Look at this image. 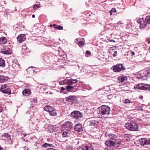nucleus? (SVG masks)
Returning <instances> with one entry per match:
<instances>
[{
    "instance_id": "f257e3e1",
    "label": "nucleus",
    "mask_w": 150,
    "mask_h": 150,
    "mask_svg": "<svg viewBox=\"0 0 150 150\" xmlns=\"http://www.w3.org/2000/svg\"><path fill=\"white\" fill-rule=\"evenodd\" d=\"M110 108L105 105L99 107L97 110V114L99 117L106 118L110 113Z\"/></svg>"
},
{
    "instance_id": "f03ea898",
    "label": "nucleus",
    "mask_w": 150,
    "mask_h": 150,
    "mask_svg": "<svg viewBox=\"0 0 150 150\" xmlns=\"http://www.w3.org/2000/svg\"><path fill=\"white\" fill-rule=\"evenodd\" d=\"M112 137L108 140L106 141L105 144L108 147H112L116 145L119 144L121 142V141L119 139L115 138H117L116 135L112 134Z\"/></svg>"
},
{
    "instance_id": "7ed1b4c3",
    "label": "nucleus",
    "mask_w": 150,
    "mask_h": 150,
    "mask_svg": "<svg viewBox=\"0 0 150 150\" xmlns=\"http://www.w3.org/2000/svg\"><path fill=\"white\" fill-rule=\"evenodd\" d=\"M125 127L127 129L132 131H137L139 126L137 124L133 121H130L125 123Z\"/></svg>"
},
{
    "instance_id": "20e7f679",
    "label": "nucleus",
    "mask_w": 150,
    "mask_h": 150,
    "mask_svg": "<svg viewBox=\"0 0 150 150\" xmlns=\"http://www.w3.org/2000/svg\"><path fill=\"white\" fill-rule=\"evenodd\" d=\"M73 125L71 122L70 121L65 122L62 126V129L64 130L70 131L72 129L73 127Z\"/></svg>"
},
{
    "instance_id": "39448f33",
    "label": "nucleus",
    "mask_w": 150,
    "mask_h": 150,
    "mask_svg": "<svg viewBox=\"0 0 150 150\" xmlns=\"http://www.w3.org/2000/svg\"><path fill=\"white\" fill-rule=\"evenodd\" d=\"M0 91L3 93L10 95L11 94V91L9 87L6 84H3L0 85Z\"/></svg>"
},
{
    "instance_id": "423d86ee",
    "label": "nucleus",
    "mask_w": 150,
    "mask_h": 150,
    "mask_svg": "<svg viewBox=\"0 0 150 150\" xmlns=\"http://www.w3.org/2000/svg\"><path fill=\"white\" fill-rule=\"evenodd\" d=\"M45 111L48 112L50 115L54 116L57 115V113L56 110L51 106L47 105L44 108Z\"/></svg>"
},
{
    "instance_id": "0eeeda50",
    "label": "nucleus",
    "mask_w": 150,
    "mask_h": 150,
    "mask_svg": "<svg viewBox=\"0 0 150 150\" xmlns=\"http://www.w3.org/2000/svg\"><path fill=\"white\" fill-rule=\"evenodd\" d=\"M150 75V70H144L141 72L139 78L143 80H146Z\"/></svg>"
},
{
    "instance_id": "6e6552de",
    "label": "nucleus",
    "mask_w": 150,
    "mask_h": 150,
    "mask_svg": "<svg viewBox=\"0 0 150 150\" xmlns=\"http://www.w3.org/2000/svg\"><path fill=\"white\" fill-rule=\"evenodd\" d=\"M82 114L80 112L78 111H74L71 112V117L75 119H79L82 117Z\"/></svg>"
},
{
    "instance_id": "1a4fd4ad",
    "label": "nucleus",
    "mask_w": 150,
    "mask_h": 150,
    "mask_svg": "<svg viewBox=\"0 0 150 150\" xmlns=\"http://www.w3.org/2000/svg\"><path fill=\"white\" fill-rule=\"evenodd\" d=\"M137 22L140 24V27L141 28H144L148 25L145 19H144L143 18L139 19Z\"/></svg>"
},
{
    "instance_id": "9d476101",
    "label": "nucleus",
    "mask_w": 150,
    "mask_h": 150,
    "mask_svg": "<svg viewBox=\"0 0 150 150\" xmlns=\"http://www.w3.org/2000/svg\"><path fill=\"white\" fill-rule=\"evenodd\" d=\"M2 53L5 54H10L12 53L10 45L5 46L3 50L1 51Z\"/></svg>"
},
{
    "instance_id": "9b49d317",
    "label": "nucleus",
    "mask_w": 150,
    "mask_h": 150,
    "mask_svg": "<svg viewBox=\"0 0 150 150\" xmlns=\"http://www.w3.org/2000/svg\"><path fill=\"white\" fill-rule=\"evenodd\" d=\"M1 138L2 140L8 142H10L11 140L10 135L8 133H4L1 136Z\"/></svg>"
},
{
    "instance_id": "f8f14e48",
    "label": "nucleus",
    "mask_w": 150,
    "mask_h": 150,
    "mask_svg": "<svg viewBox=\"0 0 150 150\" xmlns=\"http://www.w3.org/2000/svg\"><path fill=\"white\" fill-rule=\"evenodd\" d=\"M66 101L69 102H75L77 100V98L75 96H70L65 98Z\"/></svg>"
},
{
    "instance_id": "ddd939ff",
    "label": "nucleus",
    "mask_w": 150,
    "mask_h": 150,
    "mask_svg": "<svg viewBox=\"0 0 150 150\" xmlns=\"http://www.w3.org/2000/svg\"><path fill=\"white\" fill-rule=\"evenodd\" d=\"M17 41L19 43H21L26 39V36L25 34H21L19 35L17 38Z\"/></svg>"
},
{
    "instance_id": "4468645a",
    "label": "nucleus",
    "mask_w": 150,
    "mask_h": 150,
    "mask_svg": "<svg viewBox=\"0 0 150 150\" xmlns=\"http://www.w3.org/2000/svg\"><path fill=\"white\" fill-rule=\"evenodd\" d=\"M113 70L114 72H120L122 70V64H118L113 67Z\"/></svg>"
},
{
    "instance_id": "2eb2a0df",
    "label": "nucleus",
    "mask_w": 150,
    "mask_h": 150,
    "mask_svg": "<svg viewBox=\"0 0 150 150\" xmlns=\"http://www.w3.org/2000/svg\"><path fill=\"white\" fill-rule=\"evenodd\" d=\"M76 42H78V45L79 47H83L84 45L85 40L83 38H79L76 39Z\"/></svg>"
},
{
    "instance_id": "dca6fc26",
    "label": "nucleus",
    "mask_w": 150,
    "mask_h": 150,
    "mask_svg": "<svg viewBox=\"0 0 150 150\" xmlns=\"http://www.w3.org/2000/svg\"><path fill=\"white\" fill-rule=\"evenodd\" d=\"M74 129L75 131L79 132L83 131L82 126L81 124H77L74 126Z\"/></svg>"
},
{
    "instance_id": "f3484780",
    "label": "nucleus",
    "mask_w": 150,
    "mask_h": 150,
    "mask_svg": "<svg viewBox=\"0 0 150 150\" xmlns=\"http://www.w3.org/2000/svg\"><path fill=\"white\" fill-rule=\"evenodd\" d=\"M148 139L146 138H141L139 140V141L141 145H148Z\"/></svg>"
},
{
    "instance_id": "a211bd4d",
    "label": "nucleus",
    "mask_w": 150,
    "mask_h": 150,
    "mask_svg": "<svg viewBox=\"0 0 150 150\" xmlns=\"http://www.w3.org/2000/svg\"><path fill=\"white\" fill-rule=\"evenodd\" d=\"M78 150H93V149L92 147H88L83 145L79 147Z\"/></svg>"
},
{
    "instance_id": "6ab92c4d",
    "label": "nucleus",
    "mask_w": 150,
    "mask_h": 150,
    "mask_svg": "<svg viewBox=\"0 0 150 150\" xmlns=\"http://www.w3.org/2000/svg\"><path fill=\"white\" fill-rule=\"evenodd\" d=\"M131 135L129 134H124L122 135V142H129L130 140L129 137Z\"/></svg>"
},
{
    "instance_id": "aec40b11",
    "label": "nucleus",
    "mask_w": 150,
    "mask_h": 150,
    "mask_svg": "<svg viewBox=\"0 0 150 150\" xmlns=\"http://www.w3.org/2000/svg\"><path fill=\"white\" fill-rule=\"evenodd\" d=\"M89 125L91 126H95L97 125L98 124V121L95 120H92L89 122Z\"/></svg>"
},
{
    "instance_id": "412c9836",
    "label": "nucleus",
    "mask_w": 150,
    "mask_h": 150,
    "mask_svg": "<svg viewBox=\"0 0 150 150\" xmlns=\"http://www.w3.org/2000/svg\"><path fill=\"white\" fill-rule=\"evenodd\" d=\"M78 81L77 79H68L67 83L69 85H72L75 83H76Z\"/></svg>"
},
{
    "instance_id": "4be33fe9",
    "label": "nucleus",
    "mask_w": 150,
    "mask_h": 150,
    "mask_svg": "<svg viewBox=\"0 0 150 150\" xmlns=\"http://www.w3.org/2000/svg\"><path fill=\"white\" fill-rule=\"evenodd\" d=\"M142 89L144 91H150V85L142 83Z\"/></svg>"
},
{
    "instance_id": "5701e85b",
    "label": "nucleus",
    "mask_w": 150,
    "mask_h": 150,
    "mask_svg": "<svg viewBox=\"0 0 150 150\" xmlns=\"http://www.w3.org/2000/svg\"><path fill=\"white\" fill-rule=\"evenodd\" d=\"M22 93L23 95L28 96L31 93V91L30 89L26 88L23 91Z\"/></svg>"
},
{
    "instance_id": "b1692460",
    "label": "nucleus",
    "mask_w": 150,
    "mask_h": 150,
    "mask_svg": "<svg viewBox=\"0 0 150 150\" xmlns=\"http://www.w3.org/2000/svg\"><path fill=\"white\" fill-rule=\"evenodd\" d=\"M7 42L6 38L4 37H2L0 38V44H4Z\"/></svg>"
},
{
    "instance_id": "393cba45",
    "label": "nucleus",
    "mask_w": 150,
    "mask_h": 150,
    "mask_svg": "<svg viewBox=\"0 0 150 150\" xmlns=\"http://www.w3.org/2000/svg\"><path fill=\"white\" fill-rule=\"evenodd\" d=\"M69 85L66 86V89L67 91L68 92H72L73 91L74 89V87L71 86L70 85Z\"/></svg>"
},
{
    "instance_id": "a878e982",
    "label": "nucleus",
    "mask_w": 150,
    "mask_h": 150,
    "mask_svg": "<svg viewBox=\"0 0 150 150\" xmlns=\"http://www.w3.org/2000/svg\"><path fill=\"white\" fill-rule=\"evenodd\" d=\"M142 86L143 84L142 83H140L139 84H137L135 85L134 86V88L135 89H142Z\"/></svg>"
},
{
    "instance_id": "bb28decb",
    "label": "nucleus",
    "mask_w": 150,
    "mask_h": 150,
    "mask_svg": "<svg viewBox=\"0 0 150 150\" xmlns=\"http://www.w3.org/2000/svg\"><path fill=\"white\" fill-rule=\"evenodd\" d=\"M63 132L62 133V136L63 137H64L68 136V134H70V131H67V130H63L62 129V131Z\"/></svg>"
},
{
    "instance_id": "cd10ccee",
    "label": "nucleus",
    "mask_w": 150,
    "mask_h": 150,
    "mask_svg": "<svg viewBox=\"0 0 150 150\" xmlns=\"http://www.w3.org/2000/svg\"><path fill=\"white\" fill-rule=\"evenodd\" d=\"M7 80H8L7 77L4 76L0 75V82H4Z\"/></svg>"
},
{
    "instance_id": "c85d7f7f",
    "label": "nucleus",
    "mask_w": 150,
    "mask_h": 150,
    "mask_svg": "<svg viewBox=\"0 0 150 150\" xmlns=\"http://www.w3.org/2000/svg\"><path fill=\"white\" fill-rule=\"evenodd\" d=\"M42 146L45 147V148H47L48 146V147H53L54 146L53 144L51 143H45L42 145Z\"/></svg>"
},
{
    "instance_id": "c756f323",
    "label": "nucleus",
    "mask_w": 150,
    "mask_h": 150,
    "mask_svg": "<svg viewBox=\"0 0 150 150\" xmlns=\"http://www.w3.org/2000/svg\"><path fill=\"white\" fill-rule=\"evenodd\" d=\"M124 84L125 85H123L122 84V91L128 90L129 89V87L127 86L128 85V83H124Z\"/></svg>"
},
{
    "instance_id": "7c9ffc66",
    "label": "nucleus",
    "mask_w": 150,
    "mask_h": 150,
    "mask_svg": "<svg viewBox=\"0 0 150 150\" xmlns=\"http://www.w3.org/2000/svg\"><path fill=\"white\" fill-rule=\"evenodd\" d=\"M5 66L4 60L2 58H0V67H4Z\"/></svg>"
},
{
    "instance_id": "2f4dec72",
    "label": "nucleus",
    "mask_w": 150,
    "mask_h": 150,
    "mask_svg": "<svg viewBox=\"0 0 150 150\" xmlns=\"http://www.w3.org/2000/svg\"><path fill=\"white\" fill-rule=\"evenodd\" d=\"M145 19L148 25L150 24V16H147Z\"/></svg>"
},
{
    "instance_id": "473e14b6",
    "label": "nucleus",
    "mask_w": 150,
    "mask_h": 150,
    "mask_svg": "<svg viewBox=\"0 0 150 150\" xmlns=\"http://www.w3.org/2000/svg\"><path fill=\"white\" fill-rule=\"evenodd\" d=\"M68 79L64 80V81H59V84L61 85H63L66 84L67 83Z\"/></svg>"
},
{
    "instance_id": "72a5a7b5",
    "label": "nucleus",
    "mask_w": 150,
    "mask_h": 150,
    "mask_svg": "<svg viewBox=\"0 0 150 150\" xmlns=\"http://www.w3.org/2000/svg\"><path fill=\"white\" fill-rule=\"evenodd\" d=\"M65 88L64 87H62L61 88V90H60V92L61 93H63L64 94H66V92L65 91Z\"/></svg>"
},
{
    "instance_id": "f704fd0d",
    "label": "nucleus",
    "mask_w": 150,
    "mask_h": 150,
    "mask_svg": "<svg viewBox=\"0 0 150 150\" xmlns=\"http://www.w3.org/2000/svg\"><path fill=\"white\" fill-rule=\"evenodd\" d=\"M54 28L59 30H62L63 29V27L60 25H57L54 27Z\"/></svg>"
},
{
    "instance_id": "c9c22d12",
    "label": "nucleus",
    "mask_w": 150,
    "mask_h": 150,
    "mask_svg": "<svg viewBox=\"0 0 150 150\" xmlns=\"http://www.w3.org/2000/svg\"><path fill=\"white\" fill-rule=\"evenodd\" d=\"M66 149L67 150H72L73 147L70 145H67L66 147Z\"/></svg>"
},
{
    "instance_id": "e433bc0d",
    "label": "nucleus",
    "mask_w": 150,
    "mask_h": 150,
    "mask_svg": "<svg viewBox=\"0 0 150 150\" xmlns=\"http://www.w3.org/2000/svg\"><path fill=\"white\" fill-rule=\"evenodd\" d=\"M40 5L39 4H37L33 6V8L34 9H38V8L40 7Z\"/></svg>"
},
{
    "instance_id": "4c0bfd02",
    "label": "nucleus",
    "mask_w": 150,
    "mask_h": 150,
    "mask_svg": "<svg viewBox=\"0 0 150 150\" xmlns=\"http://www.w3.org/2000/svg\"><path fill=\"white\" fill-rule=\"evenodd\" d=\"M17 63V61H14L12 64V66L14 68H15L14 67H16V64L17 66H18V64H16Z\"/></svg>"
},
{
    "instance_id": "58836bf2",
    "label": "nucleus",
    "mask_w": 150,
    "mask_h": 150,
    "mask_svg": "<svg viewBox=\"0 0 150 150\" xmlns=\"http://www.w3.org/2000/svg\"><path fill=\"white\" fill-rule=\"evenodd\" d=\"M127 79V76H122V84L125 81H126Z\"/></svg>"
},
{
    "instance_id": "ea45409f",
    "label": "nucleus",
    "mask_w": 150,
    "mask_h": 150,
    "mask_svg": "<svg viewBox=\"0 0 150 150\" xmlns=\"http://www.w3.org/2000/svg\"><path fill=\"white\" fill-rule=\"evenodd\" d=\"M21 135L22 136V137H25L27 135V134L26 133H24L23 132V131H22Z\"/></svg>"
},
{
    "instance_id": "a19ab883",
    "label": "nucleus",
    "mask_w": 150,
    "mask_h": 150,
    "mask_svg": "<svg viewBox=\"0 0 150 150\" xmlns=\"http://www.w3.org/2000/svg\"><path fill=\"white\" fill-rule=\"evenodd\" d=\"M124 103H131V102L128 99H126Z\"/></svg>"
},
{
    "instance_id": "79ce46f5",
    "label": "nucleus",
    "mask_w": 150,
    "mask_h": 150,
    "mask_svg": "<svg viewBox=\"0 0 150 150\" xmlns=\"http://www.w3.org/2000/svg\"><path fill=\"white\" fill-rule=\"evenodd\" d=\"M118 79L119 80L120 83V82H122V76H120L118 77Z\"/></svg>"
},
{
    "instance_id": "37998d69",
    "label": "nucleus",
    "mask_w": 150,
    "mask_h": 150,
    "mask_svg": "<svg viewBox=\"0 0 150 150\" xmlns=\"http://www.w3.org/2000/svg\"><path fill=\"white\" fill-rule=\"evenodd\" d=\"M112 97V94H110L108 96V98L109 99H110Z\"/></svg>"
},
{
    "instance_id": "c03bdc74",
    "label": "nucleus",
    "mask_w": 150,
    "mask_h": 150,
    "mask_svg": "<svg viewBox=\"0 0 150 150\" xmlns=\"http://www.w3.org/2000/svg\"><path fill=\"white\" fill-rule=\"evenodd\" d=\"M33 102L35 103H36L37 102V100L36 98H34L33 99Z\"/></svg>"
},
{
    "instance_id": "a18cd8bd",
    "label": "nucleus",
    "mask_w": 150,
    "mask_h": 150,
    "mask_svg": "<svg viewBox=\"0 0 150 150\" xmlns=\"http://www.w3.org/2000/svg\"><path fill=\"white\" fill-rule=\"evenodd\" d=\"M111 11H112L113 13H115L116 12V10L115 8H112Z\"/></svg>"
},
{
    "instance_id": "49530a36",
    "label": "nucleus",
    "mask_w": 150,
    "mask_h": 150,
    "mask_svg": "<svg viewBox=\"0 0 150 150\" xmlns=\"http://www.w3.org/2000/svg\"><path fill=\"white\" fill-rule=\"evenodd\" d=\"M47 141L48 142H50V143L52 142V140H51V139L49 138L47 139Z\"/></svg>"
},
{
    "instance_id": "de8ad7c7",
    "label": "nucleus",
    "mask_w": 150,
    "mask_h": 150,
    "mask_svg": "<svg viewBox=\"0 0 150 150\" xmlns=\"http://www.w3.org/2000/svg\"><path fill=\"white\" fill-rule=\"evenodd\" d=\"M91 52L89 51L88 50L86 52V54L89 55V54H91Z\"/></svg>"
},
{
    "instance_id": "09e8293b",
    "label": "nucleus",
    "mask_w": 150,
    "mask_h": 150,
    "mask_svg": "<svg viewBox=\"0 0 150 150\" xmlns=\"http://www.w3.org/2000/svg\"><path fill=\"white\" fill-rule=\"evenodd\" d=\"M110 14L111 15H114V13H113V12H112V11H110Z\"/></svg>"
},
{
    "instance_id": "8fccbe9b",
    "label": "nucleus",
    "mask_w": 150,
    "mask_h": 150,
    "mask_svg": "<svg viewBox=\"0 0 150 150\" xmlns=\"http://www.w3.org/2000/svg\"><path fill=\"white\" fill-rule=\"evenodd\" d=\"M47 150H56V149L53 148H49Z\"/></svg>"
},
{
    "instance_id": "3c124183",
    "label": "nucleus",
    "mask_w": 150,
    "mask_h": 150,
    "mask_svg": "<svg viewBox=\"0 0 150 150\" xmlns=\"http://www.w3.org/2000/svg\"><path fill=\"white\" fill-rule=\"evenodd\" d=\"M131 54L132 56H133L135 54V53L133 52H132Z\"/></svg>"
},
{
    "instance_id": "603ef678",
    "label": "nucleus",
    "mask_w": 150,
    "mask_h": 150,
    "mask_svg": "<svg viewBox=\"0 0 150 150\" xmlns=\"http://www.w3.org/2000/svg\"><path fill=\"white\" fill-rule=\"evenodd\" d=\"M148 142H149L148 143V145H150V138L149 139H148Z\"/></svg>"
},
{
    "instance_id": "864d4df0",
    "label": "nucleus",
    "mask_w": 150,
    "mask_h": 150,
    "mask_svg": "<svg viewBox=\"0 0 150 150\" xmlns=\"http://www.w3.org/2000/svg\"><path fill=\"white\" fill-rule=\"evenodd\" d=\"M110 41L111 42H115V41L113 40H110Z\"/></svg>"
},
{
    "instance_id": "5fc2aeb1",
    "label": "nucleus",
    "mask_w": 150,
    "mask_h": 150,
    "mask_svg": "<svg viewBox=\"0 0 150 150\" xmlns=\"http://www.w3.org/2000/svg\"><path fill=\"white\" fill-rule=\"evenodd\" d=\"M116 54H112V56L113 57H115L116 56Z\"/></svg>"
},
{
    "instance_id": "6e6d98bb",
    "label": "nucleus",
    "mask_w": 150,
    "mask_h": 150,
    "mask_svg": "<svg viewBox=\"0 0 150 150\" xmlns=\"http://www.w3.org/2000/svg\"><path fill=\"white\" fill-rule=\"evenodd\" d=\"M139 98L141 99H143V97L142 96H141L139 97Z\"/></svg>"
},
{
    "instance_id": "4d7b16f0",
    "label": "nucleus",
    "mask_w": 150,
    "mask_h": 150,
    "mask_svg": "<svg viewBox=\"0 0 150 150\" xmlns=\"http://www.w3.org/2000/svg\"><path fill=\"white\" fill-rule=\"evenodd\" d=\"M2 111V109L1 107H0V112H1Z\"/></svg>"
},
{
    "instance_id": "13d9d810",
    "label": "nucleus",
    "mask_w": 150,
    "mask_h": 150,
    "mask_svg": "<svg viewBox=\"0 0 150 150\" xmlns=\"http://www.w3.org/2000/svg\"><path fill=\"white\" fill-rule=\"evenodd\" d=\"M35 15H34V14H33V15H32V17L33 18H35Z\"/></svg>"
},
{
    "instance_id": "bf43d9fd",
    "label": "nucleus",
    "mask_w": 150,
    "mask_h": 150,
    "mask_svg": "<svg viewBox=\"0 0 150 150\" xmlns=\"http://www.w3.org/2000/svg\"><path fill=\"white\" fill-rule=\"evenodd\" d=\"M53 26H54V28L55 27H56V26H57V25L56 24H54L52 25Z\"/></svg>"
},
{
    "instance_id": "052dcab7",
    "label": "nucleus",
    "mask_w": 150,
    "mask_h": 150,
    "mask_svg": "<svg viewBox=\"0 0 150 150\" xmlns=\"http://www.w3.org/2000/svg\"><path fill=\"white\" fill-rule=\"evenodd\" d=\"M125 68L123 66H122V71H123L124 70H125Z\"/></svg>"
},
{
    "instance_id": "680f3d73",
    "label": "nucleus",
    "mask_w": 150,
    "mask_h": 150,
    "mask_svg": "<svg viewBox=\"0 0 150 150\" xmlns=\"http://www.w3.org/2000/svg\"><path fill=\"white\" fill-rule=\"evenodd\" d=\"M0 150H2V148L0 146Z\"/></svg>"
},
{
    "instance_id": "e2e57ef3",
    "label": "nucleus",
    "mask_w": 150,
    "mask_h": 150,
    "mask_svg": "<svg viewBox=\"0 0 150 150\" xmlns=\"http://www.w3.org/2000/svg\"><path fill=\"white\" fill-rule=\"evenodd\" d=\"M114 53H114V54H116L117 53V51H115V52H114Z\"/></svg>"
},
{
    "instance_id": "0e129e2a",
    "label": "nucleus",
    "mask_w": 150,
    "mask_h": 150,
    "mask_svg": "<svg viewBox=\"0 0 150 150\" xmlns=\"http://www.w3.org/2000/svg\"><path fill=\"white\" fill-rule=\"evenodd\" d=\"M121 86V84H119V87H120ZM121 88V87H120V88Z\"/></svg>"
},
{
    "instance_id": "69168bd1",
    "label": "nucleus",
    "mask_w": 150,
    "mask_h": 150,
    "mask_svg": "<svg viewBox=\"0 0 150 150\" xmlns=\"http://www.w3.org/2000/svg\"><path fill=\"white\" fill-rule=\"evenodd\" d=\"M148 44H150V41H149L148 42Z\"/></svg>"
},
{
    "instance_id": "338daca9",
    "label": "nucleus",
    "mask_w": 150,
    "mask_h": 150,
    "mask_svg": "<svg viewBox=\"0 0 150 150\" xmlns=\"http://www.w3.org/2000/svg\"><path fill=\"white\" fill-rule=\"evenodd\" d=\"M50 27H52V26H53V25H52L51 24V25H50Z\"/></svg>"
},
{
    "instance_id": "774afa93",
    "label": "nucleus",
    "mask_w": 150,
    "mask_h": 150,
    "mask_svg": "<svg viewBox=\"0 0 150 150\" xmlns=\"http://www.w3.org/2000/svg\"><path fill=\"white\" fill-rule=\"evenodd\" d=\"M31 68H34V67H31Z\"/></svg>"
}]
</instances>
